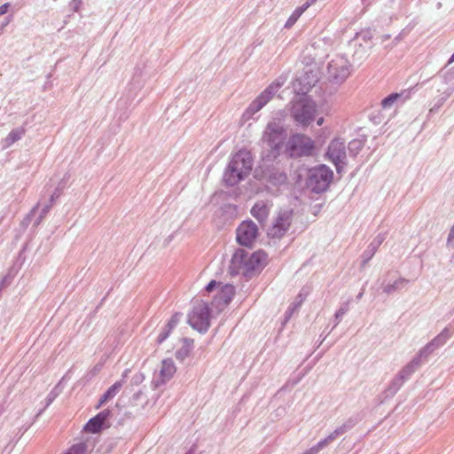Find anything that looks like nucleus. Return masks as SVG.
I'll return each instance as SVG.
<instances>
[{
	"label": "nucleus",
	"mask_w": 454,
	"mask_h": 454,
	"mask_svg": "<svg viewBox=\"0 0 454 454\" xmlns=\"http://www.w3.org/2000/svg\"><path fill=\"white\" fill-rule=\"evenodd\" d=\"M266 261L267 254L262 250L248 254L246 250L239 248L231 257L230 270L232 274L247 277L262 269Z\"/></svg>",
	"instance_id": "f257e3e1"
},
{
	"label": "nucleus",
	"mask_w": 454,
	"mask_h": 454,
	"mask_svg": "<svg viewBox=\"0 0 454 454\" xmlns=\"http://www.w3.org/2000/svg\"><path fill=\"white\" fill-rule=\"evenodd\" d=\"M181 315L175 314L171 317L168 322L161 328L159 335L157 336V344H161L169 336L172 330L177 325L180 321Z\"/></svg>",
	"instance_id": "a211bd4d"
},
{
	"label": "nucleus",
	"mask_w": 454,
	"mask_h": 454,
	"mask_svg": "<svg viewBox=\"0 0 454 454\" xmlns=\"http://www.w3.org/2000/svg\"><path fill=\"white\" fill-rule=\"evenodd\" d=\"M364 295V292H360L357 295H356V299L357 300H360Z\"/></svg>",
	"instance_id": "5fc2aeb1"
},
{
	"label": "nucleus",
	"mask_w": 454,
	"mask_h": 454,
	"mask_svg": "<svg viewBox=\"0 0 454 454\" xmlns=\"http://www.w3.org/2000/svg\"><path fill=\"white\" fill-rule=\"evenodd\" d=\"M276 175L278 176L276 178L278 184H283L286 181V176L284 173H278Z\"/></svg>",
	"instance_id": "c03bdc74"
},
{
	"label": "nucleus",
	"mask_w": 454,
	"mask_h": 454,
	"mask_svg": "<svg viewBox=\"0 0 454 454\" xmlns=\"http://www.w3.org/2000/svg\"><path fill=\"white\" fill-rule=\"evenodd\" d=\"M386 239V233H379L374 239L367 247L366 250L362 254V266L364 267L375 254L379 247Z\"/></svg>",
	"instance_id": "f3484780"
},
{
	"label": "nucleus",
	"mask_w": 454,
	"mask_h": 454,
	"mask_svg": "<svg viewBox=\"0 0 454 454\" xmlns=\"http://www.w3.org/2000/svg\"><path fill=\"white\" fill-rule=\"evenodd\" d=\"M145 380V375L142 372H137L131 379V384L138 386Z\"/></svg>",
	"instance_id": "e433bc0d"
},
{
	"label": "nucleus",
	"mask_w": 454,
	"mask_h": 454,
	"mask_svg": "<svg viewBox=\"0 0 454 454\" xmlns=\"http://www.w3.org/2000/svg\"><path fill=\"white\" fill-rule=\"evenodd\" d=\"M451 333L450 330L445 327L438 335H436L431 341H429L427 345L421 348L415 357L414 360L422 365L424 362H426L428 356L436 349L443 346L447 340L450 338Z\"/></svg>",
	"instance_id": "9b49d317"
},
{
	"label": "nucleus",
	"mask_w": 454,
	"mask_h": 454,
	"mask_svg": "<svg viewBox=\"0 0 454 454\" xmlns=\"http://www.w3.org/2000/svg\"><path fill=\"white\" fill-rule=\"evenodd\" d=\"M253 159L249 152L241 150L232 155L223 174V182L233 186L243 180L252 170Z\"/></svg>",
	"instance_id": "f03ea898"
},
{
	"label": "nucleus",
	"mask_w": 454,
	"mask_h": 454,
	"mask_svg": "<svg viewBox=\"0 0 454 454\" xmlns=\"http://www.w3.org/2000/svg\"><path fill=\"white\" fill-rule=\"evenodd\" d=\"M10 4L8 3L4 4L0 6V16L5 14L9 10Z\"/></svg>",
	"instance_id": "de8ad7c7"
},
{
	"label": "nucleus",
	"mask_w": 454,
	"mask_h": 454,
	"mask_svg": "<svg viewBox=\"0 0 454 454\" xmlns=\"http://www.w3.org/2000/svg\"><path fill=\"white\" fill-rule=\"evenodd\" d=\"M452 77H453V74L452 73L446 72L444 74V76H443L444 82L447 83Z\"/></svg>",
	"instance_id": "8fccbe9b"
},
{
	"label": "nucleus",
	"mask_w": 454,
	"mask_h": 454,
	"mask_svg": "<svg viewBox=\"0 0 454 454\" xmlns=\"http://www.w3.org/2000/svg\"><path fill=\"white\" fill-rule=\"evenodd\" d=\"M404 384V381L396 374L395 377L390 381L389 385L384 390L382 395L384 399L393 397Z\"/></svg>",
	"instance_id": "5701e85b"
},
{
	"label": "nucleus",
	"mask_w": 454,
	"mask_h": 454,
	"mask_svg": "<svg viewBox=\"0 0 454 454\" xmlns=\"http://www.w3.org/2000/svg\"><path fill=\"white\" fill-rule=\"evenodd\" d=\"M420 366L421 365L417 362V360L412 358L409 364L402 368L397 375L405 382Z\"/></svg>",
	"instance_id": "b1692460"
},
{
	"label": "nucleus",
	"mask_w": 454,
	"mask_h": 454,
	"mask_svg": "<svg viewBox=\"0 0 454 454\" xmlns=\"http://www.w3.org/2000/svg\"><path fill=\"white\" fill-rule=\"evenodd\" d=\"M192 340L184 339L183 347L176 352V357L177 360L184 361L186 357H188L192 348Z\"/></svg>",
	"instance_id": "bb28decb"
},
{
	"label": "nucleus",
	"mask_w": 454,
	"mask_h": 454,
	"mask_svg": "<svg viewBox=\"0 0 454 454\" xmlns=\"http://www.w3.org/2000/svg\"><path fill=\"white\" fill-rule=\"evenodd\" d=\"M26 133V129L24 127H19L13 129L10 131L5 138L3 139V147L8 148L15 142L20 140Z\"/></svg>",
	"instance_id": "412c9836"
},
{
	"label": "nucleus",
	"mask_w": 454,
	"mask_h": 454,
	"mask_svg": "<svg viewBox=\"0 0 454 454\" xmlns=\"http://www.w3.org/2000/svg\"><path fill=\"white\" fill-rule=\"evenodd\" d=\"M286 75H280L273 81L247 108L244 116L252 117L255 113L259 112L278 91V90L286 83Z\"/></svg>",
	"instance_id": "20e7f679"
},
{
	"label": "nucleus",
	"mask_w": 454,
	"mask_h": 454,
	"mask_svg": "<svg viewBox=\"0 0 454 454\" xmlns=\"http://www.w3.org/2000/svg\"><path fill=\"white\" fill-rule=\"evenodd\" d=\"M270 210V205L266 201H257L251 208L250 214L254 217L260 223H264L269 217Z\"/></svg>",
	"instance_id": "dca6fc26"
},
{
	"label": "nucleus",
	"mask_w": 454,
	"mask_h": 454,
	"mask_svg": "<svg viewBox=\"0 0 454 454\" xmlns=\"http://www.w3.org/2000/svg\"><path fill=\"white\" fill-rule=\"evenodd\" d=\"M82 4V0H72L69 4V6L73 12H77L81 8Z\"/></svg>",
	"instance_id": "4c0bfd02"
},
{
	"label": "nucleus",
	"mask_w": 454,
	"mask_h": 454,
	"mask_svg": "<svg viewBox=\"0 0 454 454\" xmlns=\"http://www.w3.org/2000/svg\"><path fill=\"white\" fill-rule=\"evenodd\" d=\"M305 300V296L302 295L301 293H300L296 298H295V301L292 304L294 308L298 309L301 303L303 302V301Z\"/></svg>",
	"instance_id": "ea45409f"
},
{
	"label": "nucleus",
	"mask_w": 454,
	"mask_h": 454,
	"mask_svg": "<svg viewBox=\"0 0 454 454\" xmlns=\"http://www.w3.org/2000/svg\"><path fill=\"white\" fill-rule=\"evenodd\" d=\"M454 62V53L451 55V57L449 59V64Z\"/></svg>",
	"instance_id": "6e6d98bb"
},
{
	"label": "nucleus",
	"mask_w": 454,
	"mask_h": 454,
	"mask_svg": "<svg viewBox=\"0 0 454 454\" xmlns=\"http://www.w3.org/2000/svg\"><path fill=\"white\" fill-rule=\"evenodd\" d=\"M314 149V141L303 134L291 136L286 145V150L292 158L310 156Z\"/></svg>",
	"instance_id": "0eeeda50"
},
{
	"label": "nucleus",
	"mask_w": 454,
	"mask_h": 454,
	"mask_svg": "<svg viewBox=\"0 0 454 454\" xmlns=\"http://www.w3.org/2000/svg\"><path fill=\"white\" fill-rule=\"evenodd\" d=\"M189 325L198 332L204 333L210 326V309L208 303L196 301L188 315Z\"/></svg>",
	"instance_id": "423d86ee"
},
{
	"label": "nucleus",
	"mask_w": 454,
	"mask_h": 454,
	"mask_svg": "<svg viewBox=\"0 0 454 454\" xmlns=\"http://www.w3.org/2000/svg\"><path fill=\"white\" fill-rule=\"evenodd\" d=\"M351 65L343 56L334 57L327 65V78L330 82L340 84L349 76Z\"/></svg>",
	"instance_id": "1a4fd4ad"
},
{
	"label": "nucleus",
	"mask_w": 454,
	"mask_h": 454,
	"mask_svg": "<svg viewBox=\"0 0 454 454\" xmlns=\"http://www.w3.org/2000/svg\"><path fill=\"white\" fill-rule=\"evenodd\" d=\"M302 454H305V452H303Z\"/></svg>",
	"instance_id": "4d7b16f0"
},
{
	"label": "nucleus",
	"mask_w": 454,
	"mask_h": 454,
	"mask_svg": "<svg viewBox=\"0 0 454 454\" xmlns=\"http://www.w3.org/2000/svg\"><path fill=\"white\" fill-rule=\"evenodd\" d=\"M12 20V17H7L5 22H3L2 27H4Z\"/></svg>",
	"instance_id": "3c124183"
},
{
	"label": "nucleus",
	"mask_w": 454,
	"mask_h": 454,
	"mask_svg": "<svg viewBox=\"0 0 454 454\" xmlns=\"http://www.w3.org/2000/svg\"><path fill=\"white\" fill-rule=\"evenodd\" d=\"M323 122H324V118H322V117H321V118H319V119L317 120V125H319V126H321V125L323 124Z\"/></svg>",
	"instance_id": "603ef678"
},
{
	"label": "nucleus",
	"mask_w": 454,
	"mask_h": 454,
	"mask_svg": "<svg viewBox=\"0 0 454 454\" xmlns=\"http://www.w3.org/2000/svg\"><path fill=\"white\" fill-rule=\"evenodd\" d=\"M324 449V447L322 446V443H320L319 442L312 446L311 448L306 450L304 452L305 454H317L319 453L322 450Z\"/></svg>",
	"instance_id": "c9c22d12"
},
{
	"label": "nucleus",
	"mask_w": 454,
	"mask_h": 454,
	"mask_svg": "<svg viewBox=\"0 0 454 454\" xmlns=\"http://www.w3.org/2000/svg\"><path fill=\"white\" fill-rule=\"evenodd\" d=\"M104 425L105 423L99 420L97 416H95L87 422L84 427V430L89 433L97 434L100 432Z\"/></svg>",
	"instance_id": "a878e982"
},
{
	"label": "nucleus",
	"mask_w": 454,
	"mask_h": 454,
	"mask_svg": "<svg viewBox=\"0 0 454 454\" xmlns=\"http://www.w3.org/2000/svg\"><path fill=\"white\" fill-rule=\"evenodd\" d=\"M349 303H350V301L348 300L340 304V309L334 314L333 328H335L340 324V322L342 320L343 316L348 311Z\"/></svg>",
	"instance_id": "cd10ccee"
},
{
	"label": "nucleus",
	"mask_w": 454,
	"mask_h": 454,
	"mask_svg": "<svg viewBox=\"0 0 454 454\" xmlns=\"http://www.w3.org/2000/svg\"><path fill=\"white\" fill-rule=\"evenodd\" d=\"M176 371V368L173 360L170 358L164 359L160 370V384H164L169 380L175 374Z\"/></svg>",
	"instance_id": "6ab92c4d"
},
{
	"label": "nucleus",
	"mask_w": 454,
	"mask_h": 454,
	"mask_svg": "<svg viewBox=\"0 0 454 454\" xmlns=\"http://www.w3.org/2000/svg\"><path fill=\"white\" fill-rule=\"evenodd\" d=\"M326 154L335 166L337 173L341 174L347 165L345 143L340 139H333L328 146Z\"/></svg>",
	"instance_id": "f8f14e48"
},
{
	"label": "nucleus",
	"mask_w": 454,
	"mask_h": 454,
	"mask_svg": "<svg viewBox=\"0 0 454 454\" xmlns=\"http://www.w3.org/2000/svg\"><path fill=\"white\" fill-rule=\"evenodd\" d=\"M297 309L294 308L292 304L289 306V308L287 309V310L286 311V319H289L291 317V316L293 315V313Z\"/></svg>",
	"instance_id": "a18cd8bd"
},
{
	"label": "nucleus",
	"mask_w": 454,
	"mask_h": 454,
	"mask_svg": "<svg viewBox=\"0 0 454 454\" xmlns=\"http://www.w3.org/2000/svg\"><path fill=\"white\" fill-rule=\"evenodd\" d=\"M453 91H454V82L443 91L442 96L448 99L450 97V95L453 93Z\"/></svg>",
	"instance_id": "a19ab883"
},
{
	"label": "nucleus",
	"mask_w": 454,
	"mask_h": 454,
	"mask_svg": "<svg viewBox=\"0 0 454 454\" xmlns=\"http://www.w3.org/2000/svg\"><path fill=\"white\" fill-rule=\"evenodd\" d=\"M447 100L446 98H444L442 95V97H440L439 98H437L435 100V103L434 105V106L430 109V113H434V112H436L438 111V109L445 103V101Z\"/></svg>",
	"instance_id": "f704fd0d"
},
{
	"label": "nucleus",
	"mask_w": 454,
	"mask_h": 454,
	"mask_svg": "<svg viewBox=\"0 0 454 454\" xmlns=\"http://www.w3.org/2000/svg\"><path fill=\"white\" fill-rule=\"evenodd\" d=\"M293 222L292 209H279L272 219L271 225L267 231V234L271 239H281L289 231Z\"/></svg>",
	"instance_id": "6e6552de"
},
{
	"label": "nucleus",
	"mask_w": 454,
	"mask_h": 454,
	"mask_svg": "<svg viewBox=\"0 0 454 454\" xmlns=\"http://www.w3.org/2000/svg\"><path fill=\"white\" fill-rule=\"evenodd\" d=\"M333 177L332 169L326 165H318L309 170L308 186L317 193L327 189Z\"/></svg>",
	"instance_id": "39448f33"
},
{
	"label": "nucleus",
	"mask_w": 454,
	"mask_h": 454,
	"mask_svg": "<svg viewBox=\"0 0 454 454\" xmlns=\"http://www.w3.org/2000/svg\"><path fill=\"white\" fill-rule=\"evenodd\" d=\"M363 147V144L360 140H352L348 145V149L354 154H356Z\"/></svg>",
	"instance_id": "2f4dec72"
},
{
	"label": "nucleus",
	"mask_w": 454,
	"mask_h": 454,
	"mask_svg": "<svg viewBox=\"0 0 454 454\" xmlns=\"http://www.w3.org/2000/svg\"><path fill=\"white\" fill-rule=\"evenodd\" d=\"M341 434H340V432L338 431L337 428H335L327 437H325V439H322L321 441H319L320 443H322V446L324 447V449L325 447H327L332 442H333L334 440H336L339 436H340Z\"/></svg>",
	"instance_id": "c756f323"
},
{
	"label": "nucleus",
	"mask_w": 454,
	"mask_h": 454,
	"mask_svg": "<svg viewBox=\"0 0 454 454\" xmlns=\"http://www.w3.org/2000/svg\"><path fill=\"white\" fill-rule=\"evenodd\" d=\"M235 294V288L232 285L226 284L217 292L212 301L213 306L217 309H223L232 300Z\"/></svg>",
	"instance_id": "4468645a"
},
{
	"label": "nucleus",
	"mask_w": 454,
	"mask_h": 454,
	"mask_svg": "<svg viewBox=\"0 0 454 454\" xmlns=\"http://www.w3.org/2000/svg\"><path fill=\"white\" fill-rule=\"evenodd\" d=\"M286 138V131L283 121L280 119H274L268 122L262 141L270 149L273 157H276L279 154Z\"/></svg>",
	"instance_id": "7ed1b4c3"
},
{
	"label": "nucleus",
	"mask_w": 454,
	"mask_h": 454,
	"mask_svg": "<svg viewBox=\"0 0 454 454\" xmlns=\"http://www.w3.org/2000/svg\"><path fill=\"white\" fill-rule=\"evenodd\" d=\"M59 195H60V192H59L58 189H56L55 192L51 194L49 203L53 204L55 200L58 199L59 197Z\"/></svg>",
	"instance_id": "49530a36"
},
{
	"label": "nucleus",
	"mask_w": 454,
	"mask_h": 454,
	"mask_svg": "<svg viewBox=\"0 0 454 454\" xmlns=\"http://www.w3.org/2000/svg\"><path fill=\"white\" fill-rule=\"evenodd\" d=\"M358 423V418L354 416L350 417L348 419H346L340 426L337 427L336 428L340 432V434L342 435L348 431L351 430L356 424Z\"/></svg>",
	"instance_id": "c85d7f7f"
},
{
	"label": "nucleus",
	"mask_w": 454,
	"mask_h": 454,
	"mask_svg": "<svg viewBox=\"0 0 454 454\" xmlns=\"http://www.w3.org/2000/svg\"><path fill=\"white\" fill-rule=\"evenodd\" d=\"M411 98L410 90H403L400 93H392L382 99L381 107L384 110H389L395 106L403 105Z\"/></svg>",
	"instance_id": "2eb2a0df"
},
{
	"label": "nucleus",
	"mask_w": 454,
	"mask_h": 454,
	"mask_svg": "<svg viewBox=\"0 0 454 454\" xmlns=\"http://www.w3.org/2000/svg\"><path fill=\"white\" fill-rule=\"evenodd\" d=\"M217 282L215 280H211L206 286V291L207 292H211L216 286H217Z\"/></svg>",
	"instance_id": "37998d69"
},
{
	"label": "nucleus",
	"mask_w": 454,
	"mask_h": 454,
	"mask_svg": "<svg viewBox=\"0 0 454 454\" xmlns=\"http://www.w3.org/2000/svg\"><path fill=\"white\" fill-rule=\"evenodd\" d=\"M86 444L80 442L73 445L65 454H84L86 451Z\"/></svg>",
	"instance_id": "7c9ffc66"
},
{
	"label": "nucleus",
	"mask_w": 454,
	"mask_h": 454,
	"mask_svg": "<svg viewBox=\"0 0 454 454\" xmlns=\"http://www.w3.org/2000/svg\"><path fill=\"white\" fill-rule=\"evenodd\" d=\"M38 207H39V204H37L36 206H35V207H33V209L31 210L30 215L35 214V210H36Z\"/></svg>",
	"instance_id": "864d4df0"
},
{
	"label": "nucleus",
	"mask_w": 454,
	"mask_h": 454,
	"mask_svg": "<svg viewBox=\"0 0 454 454\" xmlns=\"http://www.w3.org/2000/svg\"><path fill=\"white\" fill-rule=\"evenodd\" d=\"M129 369H126L122 374H121V380H120L119 381H121L122 382V385L126 382V380L128 378V375L129 373Z\"/></svg>",
	"instance_id": "09e8293b"
},
{
	"label": "nucleus",
	"mask_w": 454,
	"mask_h": 454,
	"mask_svg": "<svg viewBox=\"0 0 454 454\" xmlns=\"http://www.w3.org/2000/svg\"><path fill=\"white\" fill-rule=\"evenodd\" d=\"M408 282V279L404 278H400L396 279L394 283L384 286L383 292L386 293L387 294H392L395 292L403 289Z\"/></svg>",
	"instance_id": "393cba45"
},
{
	"label": "nucleus",
	"mask_w": 454,
	"mask_h": 454,
	"mask_svg": "<svg viewBox=\"0 0 454 454\" xmlns=\"http://www.w3.org/2000/svg\"><path fill=\"white\" fill-rule=\"evenodd\" d=\"M52 204L46 203L41 209L40 215L38 219L35 221V224L38 225L43 221V219L45 217V215L48 214L50 209L51 208Z\"/></svg>",
	"instance_id": "473e14b6"
},
{
	"label": "nucleus",
	"mask_w": 454,
	"mask_h": 454,
	"mask_svg": "<svg viewBox=\"0 0 454 454\" xmlns=\"http://www.w3.org/2000/svg\"><path fill=\"white\" fill-rule=\"evenodd\" d=\"M316 105L310 101H299L292 108L294 121L303 126L309 125L315 118Z\"/></svg>",
	"instance_id": "ddd939ff"
},
{
	"label": "nucleus",
	"mask_w": 454,
	"mask_h": 454,
	"mask_svg": "<svg viewBox=\"0 0 454 454\" xmlns=\"http://www.w3.org/2000/svg\"><path fill=\"white\" fill-rule=\"evenodd\" d=\"M259 235V228L252 220H245L236 230L237 242L246 247H253Z\"/></svg>",
	"instance_id": "9d476101"
},
{
	"label": "nucleus",
	"mask_w": 454,
	"mask_h": 454,
	"mask_svg": "<svg viewBox=\"0 0 454 454\" xmlns=\"http://www.w3.org/2000/svg\"><path fill=\"white\" fill-rule=\"evenodd\" d=\"M57 395H58V393H56L54 391L50 392L45 398V403H46L45 406L48 407L50 404H51L53 403V401L56 399Z\"/></svg>",
	"instance_id": "58836bf2"
},
{
	"label": "nucleus",
	"mask_w": 454,
	"mask_h": 454,
	"mask_svg": "<svg viewBox=\"0 0 454 454\" xmlns=\"http://www.w3.org/2000/svg\"><path fill=\"white\" fill-rule=\"evenodd\" d=\"M9 278L8 276H4L1 280H0V293L2 292V290L4 288V286L9 284Z\"/></svg>",
	"instance_id": "79ce46f5"
},
{
	"label": "nucleus",
	"mask_w": 454,
	"mask_h": 454,
	"mask_svg": "<svg viewBox=\"0 0 454 454\" xmlns=\"http://www.w3.org/2000/svg\"><path fill=\"white\" fill-rule=\"evenodd\" d=\"M122 387L121 381H116L99 398L98 403L96 406V409H99L102 405H104L107 401L113 399L120 391Z\"/></svg>",
	"instance_id": "4be33fe9"
},
{
	"label": "nucleus",
	"mask_w": 454,
	"mask_h": 454,
	"mask_svg": "<svg viewBox=\"0 0 454 454\" xmlns=\"http://www.w3.org/2000/svg\"><path fill=\"white\" fill-rule=\"evenodd\" d=\"M317 0H307L302 5L297 7L293 13L290 15V17L287 19L285 28H291L296 21L299 20V18L303 14V12L311 5H313Z\"/></svg>",
	"instance_id": "aec40b11"
},
{
	"label": "nucleus",
	"mask_w": 454,
	"mask_h": 454,
	"mask_svg": "<svg viewBox=\"0 0 454 454\" xmlns=\"http://www.w3.org/2000/svg\"><path fill=\"white\" fill-rule=\"evenodd\" d=\"M112 411L109 409H106L100 412H98L96 416L101 420L102 422L106 423L107 419L111 417Z\"/></svg>",
	"instance_id": "72a5a7b5"
}]
</instances>
